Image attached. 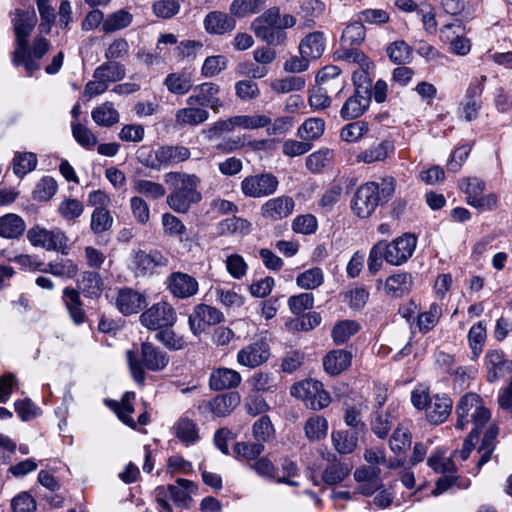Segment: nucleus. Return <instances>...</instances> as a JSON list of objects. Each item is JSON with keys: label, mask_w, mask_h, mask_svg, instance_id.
Masks as SVG:
<instances>
[{"label": "nucleus", "mask_w": 512, "mask_h": 512, "mask_svg": "<svg viewBox=\"0 0 512 512\" xmlns=\"http://www.w3.org/2000/svg\"><path fill=\"white\" fill-rule=\"evenodd\" d=\"M164 182L169 185L168 206L177 213H187L193 204L201 201L198 191L201 179L196 174L171 171L164 175Z\"/></svg>", "instance_id": "nucleus-1"}, {"label": "nucleus", "mask_w": 512, "mask_h": 512, "mask_svg": "<svg viewBox=\"0 0 512 512\" xmlns=\"http://www.w3.org/2000/svg\"><path fill=\"white\" fill-rule=\"evenodd\" d=\"M127 360L132 373L133 379L143 384L145 381L144 368L150 371H162L169 363V356L159 347L150 342H143L141 345V360L133 351L127 352Z\"/></svg>", "instance_id": "nucleus-2"}, {"label": "nucleus", "mask_w": 512, "mask_h": 512, "mask_svg": "<svg viewBox=\"0 0 512 512\" xmlns=\"http://www.w3.org/2000/svg\"><path fill=\"white\" fill-rule=\"evenodd\" d=\"M457 416L456 428L466 429L468 424H473L471 432L479 433V430L490 419V411L484 406L482 398L476 393H466L463 395L455 408Z\"/></svg>", "instance_id": "nucleus-3"}, {"label": "nucleus", "mask_w": 512, "mask_h": 512, "mask_svg": "<svg viewBox=\"0 0 512 512\" xmlns=\"http://www.w3.org/2000/svg\"><path fill=\"white\" fill-rule=\"evenodd\" d=\"M278 8H271L258 16L251 23V30L255 36L268 45H283L287 39L286 32L278 26Z\"/></svg>", "instance_id": "nucleus-4"}, {"label": "nucleus", "mask_w": 512, "mask_h": 512, "mask_svg": "<svg viewBox=\"0 0 512 512\" xmlns=\"http://www.w3.org/2000/svg\"><path fill=\"white\" fill-rule=\"evenodd\" d=\"M27 238L34 247H41L47 251H56L62 255L69 253V239L65 232L59 228L48 230L36 225L28 230Z\"/></svg>", "instance_id": "nucleus-5"}, {"label": "nucleus", "mask_w": 512, "mask_h": 512, "mask_svg": "<svg viewBox=\"0 0 512 512\" xmlns=\"http://www.w3.org/2000/svg\"><path fill=\"white\" fill-rule=\"evenodd\" d=\"M290 394L303 400L306 406L312 410H321L331 402V397L323 389V384L314 379H305L295 383L290 389Z\"/></svg>", "instance_id": "nucleus-6"}, {"label": "nucleus", "mask_w": 512, "mask_h": 512, "mask_svg": "<svg viewBox=\"0 0 512 512\" xmlns=\"http://www.w3.org/2000/svg\"><path fill=\"white\" fill-rule=\"evenodd\" d=\"M278 178L270 172L248 175L240 183L241 193L248 198H265L276 193Z\"/></svg>", "instance_id": "nucleus-7"}, {"label": "nucleus", "mask_w": 512, "mask_h": 512, "mask_svg": "<svg viewBox=\"0 0 512 512\" xmlns=\"http://www.w3.org/2000/svg\"><path fill=\"white\" fill-rule=\"evenodd\" d=\"M140 323L149 330L171 328L177 321L175 308L167 301H160L143 311Z\"/></svg>", "instance_id": "nucleus-8"}, {"label": "nucleus", "mask_w": 512, "mask_h": 512, "mask_svg": "<svg viewBox=\"0 0 512 512\" xmlns=\"http://www.w3.org/2000/svg\"><path fill=\"white\" fill-rule=\"evenodd\" d=\"M382 204L379 196L378 183L367 182L357 188L352 200L351 209L353 213L361 218H369Z\"/></svg>", "instance_id": "nucleus-9"}, {"label": "nucleus", "mask_w": 512, "mask_h": 512, "mask_svg": "<svg viewBox=\"0 0 512 512\" xmlns=\"http://www.w3.org/2000/svg\"><path fill=\"white\" fill-rule=\"evenodd\" d=\"M379 243H382L386 254V262L394 266H400L412 257L417 246V238L414 234L404 233L390 243L386 241H379Z\"/></svg>", "instance_id": "nucleus-10"}, {"label": "nucleus", "mask_w": 512, "mask_h": 512, "mask_svg": "<svg viewBox=\"0 0 512 512\" xmlns=\"http://www.w3.org/2000/svg\"><path fill=\"white\" fill-rule=\"evenodd\" d=\"M167 263L168 259L159 251L137 250L132 253L129 269L136 277H144L155 273L159 267H165Z\"/></svg>", "instance_id": "nucleus-11"}, {"label": "nucleus", "mask_w": 512, "mask_h": 512, "mask_svg": "<svg viewBox=\"0 0 512 512\" xmlns=\"http://www.w3.org/2000/svg\"><path fill=\"white\" fill-rule=\"evenodd\" d=\"M13 28L16 36V55H20L28 45V38L37 23L35 10L16 9L12 17Z\"/></svg>", "instance_id": "nucleus-12"}, {"label": "nucleus", "mask_w": 512, "mask_h": 512, "mask_svg": "<svg viewBox=\"0 0 512 512\" xmlns=\"http://www.w3.org/2000/svg\"><path fill=\"white\" fill-rule=\"evenodd\" d=\"M223 320L224 314L219 309L207 304H198L189 315L188 323L191 332L198 336L207 326L217 325Z\"/></svg>", "instance_id": "nucleus-13"}, {"label": "nucleus", "mask_w": 512, "mask_h": 512, "mask_svg": "<svg viewBox=\"0 0 512 512\" xmlns=\"http://www.w3.org/2000/svg\"><path fill=\"white\" fill-rule=\"evenodd\" d=\"M220 91V86L213 82L202 83L193 88V93L186 99V104L198 105L202 108L208 106L218 113L224 106L223 101L218 97Z\"/></svg>", "instance_id": "nucleus-14"}, {"label": "nucleus", "mask_w": 512, "mask_h": 512, "mask_svg": "<svg viewBox=\"0 0 512 512\" xmlns=\"http://www.w3.org/2000/svg\"><path fill=\"white\" fill-rule=\"evenodd\" d=\"M484 367L487 381L494 383L512 373V359L500 349L489 350L484 357Z\"/></svg>", "instance_id": "nucleus-15"}, {"label": "nucleus", "mask_w": 512, "mask_h": 512, "mask_svg": "<svg viewBox=\"0 0 512 512\" xmlns=\"http://www.w3.org/2000/svg\"><path fill=\"white\" fill-rule=\"evenodd\" d=\"M371 102V92L367 85L355 88L353 94L344 102L340 115L345 120L356 119L362 116Z\"/></svg>", "instance_id": "nucleus-16"}, {"label": "nucleus", "mask_w": 512, "mask_h": 512, "mask_svg": "<svg viewBox=\"0 0 512 512\" xmlns=\"http://www.w3.org/2000/svg\"><path fill=\"white\" fill-rule=\"evenodd\" d=\"M270 357V347L266 340H257L237 353V362L248 368H255L265 363Z\"/></svg>", "instance_id": "nucleus-17"}, {"label": "nucleus", "mask_w": 512, "mask_h": 512, "mask_svg": "<svg viewBox=\"0 0 512 512\" xmlns=\"http://www.w3.org/2000/svg\"><path fill=\"white\" fill-rule=\"evenodd\" d=\"M167 289L176 298L186 299L197 294L198 281L183 272H173L166 279Z\"/></svg>", "instance_id": "nucleus-18"}, {"label": "nucleus", "mask_w": 512, "mask_h": 512, "mask_svg": "<svg viewBox=\"0 0 512 512\" xmlns=\"http://www.w3.org/2000/svg\"><path fill=\"white\" fill-rule=\"evenodd\" d=\"M295 208V201L292 197L281 195L267 200L261 206V215L270 221H279L289 217Z\"/></svg>", "instance_id": "nucleus-19"}, {"label": "nucleus", "mask_w": 512, "mask_h": 512, "mask_svg": "<svg viewBox=\"0 0 512 512\" xmlns=\"http://www.w3.org/2000/svg\"><path fill=\"white\" fill-rule=\"evenodd\" d=\"M146 296L132 288H120L117 292L115 305L124 316L136 314L146 305Z\"/></svg>", "instance_id": "nucleus-20"}, {"label": "nucleus", "mask_w": 512, "mask_h": 512, "mask_svg": "<svg viewBox=\"0 0 512 512\" xmlns=\"http://www.w3.org/2000/svg\"><path fill=\"white\" fill-rule=\"evenodd\" d=\"M354 479L359 483L357 492L370 496L380 489L382 481L380 469L377 466H362L355 470Z\"/></svg>", "instance_id": "nucleus-21"}, {"label": "nucleus", "mask_w": 512, "mask_h": 512, "mask_svg": "<svg viewBox=\"0 0 512 512\" xmlns=\"http://www.w3.org/2000/svg\"><path fill=\"white\" fill-rule=\"evenodd\" d=\"M452 399L446 394H435L426 408V419L433 425L445 422L451 414Z\"/></svg>", "instance_id": "nucleus-22"}, {"label": "nucleus", "mask_w": 512, "mask_h": 512, "mask_svg": "<svg viewBox=\"0 0 512 512\" xmlns=\"http://www.w3.org/2000/svg\"><path fill=\"white\" fill-rule=\"evenodd\" d=\"M242 377L239 372L234 369L220 367L214 369L209 377V387L214 391H222L232 389L239 386Z\"/></svg>", "instance_id": "nucleus-23"}, {"label": "nucleus", "mask_w": 512, "mask_h": 512, "mask_svg": "<svg viewBox=\"0 0 512 512\" xmlns=\"http://www.w3.org/2000/svg\"><path fill=\"white\" fill-rule=\"evenodd\" d=\"M62 300L73 323L75 325L83 324L86 321V313L79 291L72 287L64 288Z\"/></svg>", "instance_id": "nucleus-24"}, {"label": "nucleus", "mask_w": 512, "mask_h": 512, "mask_svg": "<svg viewBox=\"0 0 512 512\" xmlns=\"http://www.w3.org/2000/svg\"><path fill=\"white\" fill-rule=\"evenodd\" d=\"M191 156L189 148L183 145H162L158 147L161 169L178 165Z\"/></svg>", "instance_id": "nucleus-25"}, {"label": "nucleus", "mask_w": 512, "mask_h": 512, "mask_svg": "<svg viewBox=\"0 0 512 512\" xmlns=\"http://www.w3.org/2000/svg\"><path fill=\"white\" fill-rule=\"evenodd\" d=\"M104 288V282L98 272L85 271L77 281L79 294L90 299H98Z\"/></svg>", "instance_id": "nucleus-26"}, {"label": "nucleus", "mask_w": 512, "mask_h": 512, "mask_svg": "<svg viewBox=\"0 0 512 512\" xmlns=\"http://www.w3.org/2000/svg\"><path fill=\"white\" fill-rule=\"evenodd\" d=\"M175 437L185 446H191L200 439L197 423L187 416L180 417L173 425Z\"/></svg>", "instance_id": "nucleus-27"}, {"label": "nucleus", "mask_w": 512, "mask_h": 512, "mask_svg": "<svg viewBox=\"0 0 512 512\" xmlns=\"http://www.w3.org/2000/svg\"><path fill=\"white\" fill-rule=\"evenodd\" d=\"M351 360L352 354L349 351L343 349L332 350L323 358V367L326 373L336 376L351 365Z\"/></svg>", "instance_id": "nucleus-28"}, {"label": "nucleus", "mask_w": 512, "mask_h": 512, "mask_svg": "<svg viewBox=\"0 0 512 512\" xmlns=\"http://www.w3.org/2000/svg\"><path fill=\"white\" fill-rule=\"evenodd\" d=\"M395 147L391 141L384 140L376 145H372L356 156L358 163L371 164L384 161L394 154Z\"/></svg>", "instance_id": "nucleus-29"}, {"label": "nucleus", "mask_w": 512, "mask_h": 512, "mask_svg": "<svg viewBox=\"0 0 512 512\" xmlns=\"http://www.w3.org/2000/svg\"><path fill=\"white\" fill-rule=\"evenodd\" d=\"M325 49V37L322 32L315 31L306 35L299 44V52L310 61L320 58Z\"/></svg>", "instance_id": "nucleus-30"}, {"label": "nucleus", "mask_w": 512, "mask_h": 512, "mask_svg": "<svg viewBox=\"0 0 512 512\" xmlns=\"http://www.w3.org/2000/svg\"><path fill=\"white\" fill-rule=\"evenodd\" d=\"M26 229L24 219L14 213H8L0 217V237L4 239H18Z\"/></svg>", "instance_id": "nucleus-31"}, {"label": "nucleus", "mask_w": 512, "mask_h": 512, "mask_svg": "<svg viewBox=\"0 0 512 512\" xmlns=\"http://www.w3.org/2000/svg\"><path fill=\"white\" fill-rule=\"evenodd\" d=\"M205 29L211 34L222 35L232 31L236 22L232 17L219 11L209 13L204 20Z\"/></svg>", "instance_id": "nucleus-32"}, {"label": "nucleus", "mask_w": 512, "mask_h": 512, "mask_svg": "<svg viewBox=\"0 0 512 512\" xmlns=\"http://www.w3.org/2000/svg\"><path fill=\"white\" fill-rule=\"evenodd\" d=\"M209 112L201 106L195 105L177 110L175 114V123L178 126H197L208 120Z\"/></svg>", "instance_id": "nucleus-33"}, {"label": "nucleus", "mask_w": 512, "mask_h": 512, "mask_svg": "<svg viewBox=\"0 0 512 512\" xmlns=\"http://www.w3.org/2000/svg\"><path fill=\"white\" fill-rule=\"evenodd\" d=\"M335 455L329 454L326 458L328 461H333L322 472V480L325 484L333 486L341 483L351 472V466L345 462H336Z\"/></svg>", "instance_id": "nucleus-34"}, {"label": "nucleus", "mask_w": 512, "mask_h": 512, "mask_svg": "<svg viewBox=\"0 0 512 512\" xmlns=\"http://www.w3.org/2000/svg\"><path fill=\"white\" fill-rule=\"evenodd\" d=\"M240 402L237 392L218 395L208 403L209 411L216 417H225L230 414Z\"/></svg>", "instance_id": "nucleus-35"}, {"label": "nucleus", "mask_w": 512, "mask_h": 512, "mask_svg": "<svg viewBox=\"0 0 512 512\" xmlns=\"http://www.w3.org/2000/svg\"><path fill=\"white\" fill-rule=\"evenodd\" d=\"M163 84L167 90L174 95H185L193 87L192 76L185 71L168 74Z\"/></svg>", "instance_id": "nucleus-36"}, {"label": "nucleus", "mask_w": 512, "mask_h": 512, "mask_svg": "<svg viewBox=\"0 0 512 512\" xmlns=\"http://www.w3.org/2000/svg\"><path fill=\"white\" fill-rule=\"evenodd\" d=\"M413 280L410 273L401 272L389 276L385 281V291L392 297H401L407 294L412 286Z\"/></svg>", "instance_id": "nucleus-37"}, {"label": "nucleus", "mask_w": 512, "mask_h": 512, "mask_svg": "<svg viewBox=\"0 0 512 512\" xmlns=\"http://www.w3.org/2000/svg\"><path fill=\"white\" fill-rule=\"evenodd\" d=\"M135 399L134 392H126L121 402L110 401L109 406L115 411L118 418L127 426L131 428H136V422L131 417V414L134 412L133 400Z\"/></svg>", "instance_id": "nucleus-38"}, {"label": "nucleus", "mask_w": 512, "mask_h": 512, "mask_svg": "<svg viewBox=\"0 0 512 512\" xmlns=\"http://www.w3.org/2000/svg\"><path fill=\"white\" fill-rule=\"evenodd\" d=\"M43 268L44 273H49L63 279H72L78 273L77 264L68 258L57 259L48 264L44 263Z\"/></svg>", "instance_id": "nucleus-39"}, {"label": "nucleus", "mask_w": 512, "mask_h": 512, "mask_svg": "<svg viewBox=\"0 0 512 512\" xmlns=\"http://www.w3.org/2000/svg\"><path fill=\"white\" fill-rule=\"evenodd\" d=\"M125 67L118 62H106L94 70L93 78L104 81L107 85L125 77Z\"/></svg>", "instance_id": "nucleus-40"}, {"label": "nucleus", "mask_w": 512, "mask_h": 512, "mask_svg": "<svg viewBox=\"0 0 512 512\" xmlns=\"http://www.w3.org/2000/svg\"><path fill=\"white\" fill-rule=\"evenodd\" d=\"M91 117L97 125L102 127H111L120 119L118 111L111 102H105L95 107L91 112Z\"/></svg>", "instance_id": "nucleus-41"}, {"label": "nucleus", "mask_w": 512, "mask_h": 512, "mask_svg": "<svg viewBox=\"0 0 512 512\" xmlns=\"http://www.w3.org/2000/svg\"><path fill=\"white\" fill-rule=\"evenodd\" d=\"M132 189L135 193L151 200H158L166 194L165 187L161 183L140 178L132 181Z\"/></svg>", "instance_id": "nucleus-42"}, {"label": "nucleus", "mask_w": 512, "mask_h": 512, "mask_svg": "<svg viewBox=\"0 0 512 512\" xmlns=\"http://www.w3.org/2000/svg\"><path fill=\"white\" fill-rule=\"evenodd\" d=\"M365 35L366 29L360 19L358 21L351 22L343 30L342 36L340 38V46H358L364 41Z\"/></svg>", "instance_id": "nucleus-43"}, {"label": "nucleus", "mask_w": 512, "mask_h": 512, "mask_svg": "<svg viewBox=\"0 0 512 512\" xmlns=\"http://www.w3.org/2000/svg\"><path fill=\"white\" fill-rule=\"evenodd\" d=\"M304 431L310 441L322 440L327 436L328 421L321 415H314L306 420Z\"/></svg>", "instance_id": "nucleus-44"}, {"label": "nucleus", "mask_w": 512, "mask_h": 512, "mask_svg": "<svg viewBox=\"0 0 512 512\" xmlns=\"http://www.w3.org/2000/svg\"><path fill=\"white\" fill-rule=\"evenodd\" d=\"M248 383L254 391L261 393H272L278 388L277 378L270 372H257L249 378Z\"/></svg>", "instance_id": "nucleus-45"}, {"label": "nucleus", "mask_w": 512, "mask_h": 512, "mask_svg": "<svg viewBox=\"0 0 512 512\" xmlns=\"http://www.w3.org/2000/svg\"><path fill=\"white\" fill-rule=\"evenodd\" d=\"M334 448L340 454L352 453L358 442L356 433L350 431H336L331 435Z\"/></svg>", "instance_id": "nucleus-46"}, {"label": "nucleus", "mask_w": 512, "mask_h": 512, "mask_svg": "<svg viewBox=\"0 0 512 512\" xmlns=\"http://www.w3.org/2000/svg\"><path fill=\"white\" fill-rule=\"evenodd\" d=\"M340 68L334 65H328L322 68L316 76V82L320 86L332 87L333 90L340 92L343 88V81L340 79Z\"/></svg>", "instance_id": "nucleus-47"}, {"label": "nucleus", "mask_w": 512, "mask_h": 512, "mask_svg": "<svg viewBox=\"0 0 512 512\" xmlns=\"http://www.w3.org/2000/svg\"><path fill=\"white\" fill-rule=\"evenodd\" d=\"M386 52L389 59L395 64L410 63L413 58L412 48L403 40L391 43Z\"/></svg>", "instance_id": "nucleus-48"}, {"label": "nucleus", "mask_w": 512, "mask_h": 512, "mask_svg": "<svg viewBox=\"0 0 512 512\" xmlns=\"http://www.w3.org/2000/svg\"><path fill=\"white\" fill-rule=\"evenodd\" d=\"M324 282V273L321 268L313 267L300 273L296 278V284L305 290H313Z\"/></svg>", "instance_id": "nucleus-49"}, {"label": "nucleus", "mask_w": 512, "mask_h": 512, "mask_svg": "<svg viewBox=\"0 0 512 512\" xmlns=\"http://www.w3.org/2000/svg\"><path fill=\"white\" fill-rule=\"evenodd\" d=\"M453 458L452 455L446 457L444 451H437L428 458L427 464L436 473L453 474L457 471Z\"/></svg>", "instance_id": "nucleus-50"}, {"label": "nucleus", "mask_w": 512, "mask_h": 512, "mask_svg": "<svg viewBox=\"0 0 512 512\" xmlns=\"http://www.w3.org/2000/svg\"><path fill=\"white\" fill-rule=\"evenodd\" d=\"M132 15L125 10H118L103 21L102 30L106 33L115 32L117 30L128 27L132 22Z\"/></svg>", "instance_id": "nucleus-51"}, {"label": "nucleus", "mask_w": 512, "mask_h": 512, "mask_svg": "<svg viewBox=\"0 0 512 512\" xmlns=\"http://www.w3.org/2000/svg\"><path fill=\"white\" fill-rule=\"evenodd\" d=\"M442 315V307L437 303H432L429 309L418 315L417 325L420 332L427 333L438 323Z\"/></svg>", "instance_id": "nucleus-52"}, {"label": "nucleus", "mask_w": 512, "mask_h": 512, "mask_svg": "<svg viewBox=\"0 0 512 512\" xmlns=\"http://www.w3.org/2000/svg\"><path fill=\"white\" fill-rule=\"evenodd\" d=\"M325 130V121L322 118H309L298 129V136L306 141L319 138Z\"/></svg>", "instance_id": "nucleus-53"}, {"label": "nucleus", "mask_w": 512, "mask_h": 512, "mask_svg": "<svg viewBox=\"0 0 512 512\" xmlns=\"http://www.w3.org/2000/svg\"><path fill=\"white\" fill-rule=\"evenodd\" d=\"M360 330V325L354 320L338 322L332 330V338L336 344H344Z\"/></svg>", "instance_id": "nucleus-54"}, {"label": "nucleus", "mask_w": 512, "mask_h": 512, "mask_svg": "<svg viewBox=\"0 0 512 512\" xmlns=\"http://www.w3.org/2000/svg\"><path fill=\"white\" fill-rule=\"evenodd\" d=\"M37 156L32 152L17 153L13 159V171L22 178L37 166Z\"/></svg>", "instance_id": "nucleus-55"}, {"label": "nucleus", "mask_w": 512, "mask_h": 512, "mask_svg": "<svg viewBox=\"0 0 512 512\" xmlns=\"http://www.w3.org/2000/svg\"><path fill=\"white\" fill-rule=\"evenodd\" d=\"M337 58L343 60L350 64H357L358 67H371L372 63L369 58L359 49L354 47H343L340 48L335 53Z\"/></svg>", "instance_id": "nucleus-56"}, {"label": "nucleus", "mask_w": 512, "mask_h": 512, "mask_svg": "<svg viewBox=\"0 0 512 512\" xmlns=\"http://www.w3.org/2000/svg\"><path fill=\"white\" fill-rule=\"evenodd\" d=\"M193 488V482L183 478L177 479L176 485L171 484L167 486L171 499L177 505H184L186 503L189 498V493Z\"/></svg>", "instance_id": "nucleus-57"}, {"label": "nucleus", "mask_w": 512, "mask_h": 512, "mask_svg": "<svg viewBox=\"0 0 512 512\" xmlns=\"http://www.w3.org/2000/svg\"><path fill=\"white\" fill-rule=\"evenodd\" d=\"M306 80L302 76H288L276 79L271 83V89L276 93H290L300 91L305 87Z\"/></svg>", "instance_id": "nucleus-58"}, {"label": "nucleus", "mask_w": 512, "mask_h": 512, "mask_svg": "<svg viewBox=\"0 0 512 512\" xmlns=\"http://www.w3.org/2000/svg\"><path fill=\"white\" fill-rule=\"evenodd\" d=\"M275 430L269 416L260 417L252 426V435L259 443L269 442L273 439Z\"/></svg>", "instance_id": "nucleus-59"}, {"label": "nucleus", "mask_w": 512, "mask_h": 512, "mask_svg": "<svg viewBox=\"0 0 512 512\" xmlns=\"http://www.w3.org/2000/svg\"><path fill=\"white\" fill-rule=\"evenodd\" d=\"M155 339L161 342L169 350L177 351L186 347L187 343L183 336L178 335L170 328L158 330Z\"/></svg>", "instance_id": "nucleus-60"}, {"label": "nucleus", "mask_w": 512, "mask_h": 512, "mask_svg": "<svg viewBox=\"0 0 512 512\" xmlns=\"http://www.w3.org/2000/svg\"><path fill=\"white\" fill-rule=\"evenodd\" d=\"M58 185L54 178L45 176L39 180L33 191L36 201H49L57 192Z\"/></svg>", "instance_id": "nucleus-61"}, {"label": "nucleus", "mask_w": 512, "mask_h": 512, "mask_svg": "<svg viewBox=\"0 0 512 512\" xmlns=\"http://www.w3.org/2000/svg\"><path fill=\"white\" fill-rule=\"evenodd\" d=\"M468 340L472 354L477 358L482 352L486 340V326L483 322L480 321L470 328L468 332Z\"/></svg>", "instance_id": "nucleus-62"}, {"label": "nucleus", "mask_w": 512, "mask_h": 512, "mask_svg": "<svg viewBox=\"0 0 512 512\" xmlns=\"http://www.w3.org/2000/svg\"><path fill=\"white\" fill-rule=\"evenodd\" d=\"M334 91L332 87L320 86L313 88L309 95V105L313 110H324L331 105L328 93Z\"/></svg>", "instance_id": "nucleus-63"}, {"label": "nucleus", "mask_w": 512, "mask_h": 512, "mask_svg": "<svg viewBox=\"0 0 512 512\" xmlns=\"http://www.w3.org/2000/svg\"><path fill=\"white\" fill-rule=\"evenodd\" d=\"M72 134L76 142L83 148L91 150L97 144V137L85 125L73 122L71 124Z\"/></svg>", "instance_id": "nucleus-64"}]
</instances>
